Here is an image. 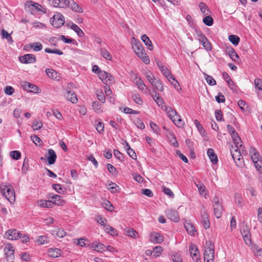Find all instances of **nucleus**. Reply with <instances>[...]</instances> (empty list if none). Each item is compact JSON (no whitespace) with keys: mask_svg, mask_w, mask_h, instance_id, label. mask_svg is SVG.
Here are the masks:
<instances>
[{"mask_svg":"<svg viewBox=\"0 0 262 262\" xmlns=\"http://www.w3.org/2000/svg\"><path fill=\"white\" fill-rule=\"evenodd\" d=\"M166 110H168L167 114L173 123L179 127H183L184 125V122L177 111L172 108H167Z\"/></svg>","mask_w":262,"mask_h":262,"instance_id":"5","label":"nucleus"},{"mask_svg":"<svg viewBox=\"0 0 262 262\" xmlns=\"http://www.w3.org/2000/svg\"><path fill=\"white\" fill-rule=\"evenodd\" d=\"M21 86L25 90H26L27 91H29L30 92L35 93H39L38 88L36 85H35L33 84H32L29 82H27V81L22 82L21 83Z\"/></svg>","mask_w":262,"mask_h":262,"instance_id":"10","label":"nucleus"},{"mask_svg":"<svg viewBox=\"0 0 262 262\" xmlns=\"http://www.w3.org/2000/svg\"><path fill=\"white\" fill-rule=\"evenodd\" d=\"M42 126V123L40 121H35L33 124V128L34 130H38Z\"/></svg>","mask_w":262,"mask_h":262,"instance_id":"63","label":"nucleus"},{"mask_svg":"<svg viewBox=\"0 0 262 262\" xmlns=\"http://www.w3.org/2000/svg\"><path fill=\"white\" fill-rule=\"evenodd\" d=\"M189 250H190L191 256L192 259H194V258H193L194 257L198 256V255L199 253V251L197 247L195 245L192 244H191L189 246Z\"/></svg>","mask_w":262,"mask_h":262,"instance_id":"31","label":"nucleus"},{"mask_svg":"<svg viewBox=\"0 0 262 262\" xmlns=\"http://www.w3.org/2000/svg\"><path fill=\"white\" fill-rule=\"evenodd\" d=\"M48 255L51 257L56 258L60 256L61 250L58 248H49L48 250Z\"/></svg>","mask_w":262,"mask_h":262,"instance_id":"25","label":"nucleus"},{"mask_svg":"<svg viewBox=\"0 0 262 262\" xmlns=\"http://www.w3.org/2000/svg\"><path fill=\"white\" fill-rule=\"evenodd\" d=\"M249 152L256 168L262 173V160L259 153L255 148L252 147L249 149Z\"/></svg>","mask_w":262,"mask_h":262,"instance_id":"4","label":"nucleus"},{"mask_svg":"<svg viewBox=\"0 0 262 262\" xmlns=\"http://www.w3.org/2000/svg\"><path fill=\"white\" fill-rule=\"evenodd\" d=\"M97 98L98 100L101 102V103H104L105 101V96L103 95V93L102 91H98L96 93Z\"/></svg>","mask_w":262,"mask_h":262,"instance_id":"59","label":"nucleus"},{"mask_svg":"<svg viewBox=\"0 0 262 262\" xmlns=\"http://www.w3.org/2000/svg\"><path fill=\"white\" fill-rule=\"evenodd\" d=\"M205 79L210 85H214L216 84V81L212 76L205 74Z\"/></svg>","mask_w":262,"mask_h":262,"instance_id":"51","label":"nucleus"},{"mask_svg":"<svg viewBox=\"0 0 262 262\" xmlns=\"http://www.w3.org/2000/svg\"><path fill=\"white\" fill-rule=\"evenodd\" d=\"M132 98L134 102L138 105H142L143 103L142 100L138 93H135L132 95Z\"/></svg>","mask_w":262,"mask_h":262,"instance_id":"46","label":"nucleus"},{"mask_svg":"<svg viewBox=\"0 0 262 262\" xmlns=\"http://www.w3.org/2000/svg\"><path fill=\"white\" fill-rule=\"evenodd\" d=\"M167 217L170 220L178 222L180 220L179 215L178 211L175 210L169 209L166 211Z\"/></svg>","mask_w":262,"mask_h":262,"instance_id":"14","label":"nucleus"},{"mask_svg":"<svg viewBox=\"0 0 262 262\" xmlns=\"http://www.w3.org/2000/svg\"><path fill=\"white\" fill-rule=\"evenodd\" d=\"M241 232L243 236L245 234L250 233V231L249 227L247 226H243L241 228Z\"/></svg>","mask_w":262,"mask_h":262,"instance_id":"62","label":"nucleus"},{"mask_svg":"<svg viewBox=\"0 0 262 262\" xmlns=\"http://www.w3.org/2000/svg\"><path fill=\"white\" fill-rule=\"evenodd\" d=\"M229 41L234 45L237 46L239 42V38L235 35H230L229 36Z\"/></svg>","mask_w":262,"mask_h":262,"instance_id":"44","label":"nucleus"},{"mask_svg":"<svg viewBox=\"0 0 262 262\" xmlns=\"http://www.w3.org/2000/svg\"><path fill=\"white\" fill-rule=\"evenodd\" d=\"M0 190L2 194L10 203L13 204L15 202V194L12 186L2 184L0 186Z\"/></svg>","mask_w":262,"mask_h":262,"instance_id":"3","label":"nucleus"},{"mask_svg":"<svg viewBox=\"0 0 262 262\" xmlns=\"http://www.w3.org/2000/svg\"><path fill=\"white\" fill-rule=\"evenodd\" d=\"M104 248L105 246L103 244L100 243L94 242L91 245V248L98 252H102V251L104 250Z\"/></svg>","mask_w":262,"mask_h":262,"instance_id":"30","label":"nucleus"},{"mask_svg":"<svg viewBox=\"0 0 262 262\" xmlns=\"http://www.w3.org/2000/svg\"><path fill=\"white\" fill-rule=\"evenodd\" d=\"M48 157L47 158L48 163L50 165L54 164L57 155L53 149H49L48 151Z\"/></svg>","mask_w":262,"mask_h":262,"instance_id":"21","label":"nucleus"},{"mask_svg":"<svg viewBox=\"0 0 262 262\" xmlns=\"http://www.w3.org/2000/svg\"><path fill=\"white\" fill-rule=\"evenodd\" d=\"M207 154L210 160L213 164H216L218 162V158L212 148H209Z\"/></svg>","mask_w":262,"mask_h":262,"instance_id":"24","label":"nucleus"},{"mask_svg":"<svg viewBox=\"0 0 262 262\" xmlns=\"http://www.w3.org/2000/svg\"><path fill=\"white\" fill-rule=\"evenodd\" d=\"M127 234L128 236L134 238H136L138 235V232L133 229L128 230Z\"/></svg>","mask_w":262,"mask_h":262,"instance_id":"56","label":"nucleus"},{"mask_svg":"<svg viewBox=\"0 0 262 262\" xmlns=\"http://www.w3.org/2000/svg\"><path fill=\"white\" fill-rule=\"evenodd\" d=\"M202 224L204 228L206 229H208L210 226V223L208 215L205 210L201 211Z\"/></svg>","mask_w":262,"mask_h":262,"instance_id":"15","label":"nucleus"},{"mask_svg":"<svg viewBox=\"0 0 262 262\" xmlns=\"http://www.w3.org/2000/svg\"><path fill=\"white\" fill-rule=\"evenodd\" d=\"M199 40L202 43L204 48L207 51H211L212 46L207 38L203 34L199 36Z\"/></svg>","mask_w":262,"mask_h":262,"instance_id":"13","label":"nucleus"},{"mask_svg":"<svg viewBox=\"0 0 262 262\" xmlns=\"http://www.w3.org/2000/svg\"><path fill=\"white\" fill-rule=\"evenodd\" d=\"M126 150L128 156L133 159H137V155L134 150H133L127 142H126Z\"/></svg>","mask_w":262,"mask_h":262,"instance_id":"33","label":"nucleus"},{"mask_svg":"<svg viewBox=\"0 0 262 262\" xmlns=\"http://www.w3.org/2000/svg\"><path fill=\"white\" fill-rule=\"evenodd\" d=\"M38 205L40 207L44 208H52L53 207L52 202L51 200H40L38 202Z\"/></svg>","mask_w":262,"mask_h":262,"instance_id":"32","label":"nucleus"},{"mask_svg":"<svg viewBox=\"0 0 262 262\" xmlns=\"http://www.w3.org/2000/svg\"><path fill=\"white\" fill-rule=\"evenodd\" d=\"M45 72L50 78L52 79L56 78L55 76L56 75V72L54 70L51 69H47Z\"/></svg>","mask_w":262,"mask_h":262,"instance_id":"54","label":"nucleus"},{"mask_svg":"<svg viewBox=\"0 0 262 262\" xmlns=\"http://www.w3.org/2000/svg\"><path fill=\"white\" fill-rule=\"evenodd\" d=\"M184 225L187 232L190 234H193L196 231L194 226L190 222H185Z\"/></svg>","mask_w":262,"mask_h":262,"instance_id":"29","label":"nucleus"},{"mask_svg":"<svg viewBox=\"0 0 262 262\" xmlns=\"http://www.w3.org/2000/svg\"><path fill=\"white\" fill-rule=\"evenodd\" d=\"M8 238L11 240H16L21 238V233L16 229H10L6 232Z\"/></svg>","mask_w":262,"mask_h":262,"instance_id":"12","label":"nucleus"},{"mask_svg":"<svg viewBox=\"0 0 262 262\" xmlns=\"http://www.w3.org/2000/svg\"><path fill=\"white\" fill-rule=\"evenodd\" d=\"M215 100L219 103H223L225 101V98L221 93H219L217 95L215 96Z\"/></svg>","mask_w":262,"mask_h":262,"instance_id":"60","label":"nucleus"},{"mask_svg":"<svg viewBox=\"0 0 262 262\" xmlns=\"http://www.w3.org/2000/svg\"><path fill=\"white\" fill-rule=\"evenodd\" d=\"M4 251L7 257L10 259L14 258V249L11 244H7L4 248Z\"/></svg>","mask_w":262,"mask_h":262,"instance_id":"16","label":"nucleus"},{"mask_svg":"<svg viewBox=\"0 0 262 262\" xmlns=\"http://www.w3.org/2000/svg\"><path fill=\"white\" fill-rule=\"evenodd\" d=\"M66 98L72 103H76L78 101L77 95L75 93L71 91H67L65 94Z\"/></svg>","mask_w":262,"mask_h":262,"instance_id":"20","label":"nucleus"},{"mask_svg":"<svg viewBox=\"0 0 262 262\" xmlns=\"http://www.w3.org/2000/svg\"><path fill=\"white\" fill-rule=\"evenodd\" d=\"M101 55L105 59L108 60H111L112 56L111 54L105 49L101 48L100 49Z\"/></svg>","mask_w":262,"mask_h":262,"instance_id":"38","label":"nucleus"},{"mask_svg":"<svg viewBox=\"0 0 262 262\" xmlns=\"http://www.w3.org/2000/svg\"><path fill=\"white\" fill-rule=\"evenodd\" d=\"M52 234L59 238H63L66 235V232L63 229L58 227L54 228L52 230Z\"/></svg>","mask_w":262,"mask_h":262,"instance_id":"26","label":"nucleus"},{"mask_svg":"<svg viewBox=\"0 0 262 262\" xmlns=\"http://www.w3.org/2000/svg\"><path fill=\"white\" fill-rule=\"evenodd\" d=\"M133 49L135 54L145 63L150 62L149 57L146 55L145 50L140 41H135L133 45Z\"/></svg>","mask_w":262,"mask_h":262,"instance_id":"1","label":"nucleus"},{"mask_svg":"<svg viewBox=\"0 0 262 262\" xmlns=\"http://www.w3.org/2000/svg\"><path fill=\"white\" fill-rule=\"evenodd\" d=\"M29 160L27 158H25L24 160V162H23V166H22V168H21V171L24 173H27L28 168H29Z\"/></svg>","mask_w":262,"mask_h":262,"instance_id":"52","label":"nucleus"},{"mask_svg":"<svg viewBox=\"0 0 262 262\" xmlns=\"http://www.w3.org/2000/svg\"><path fill=\"white\" fill-rule=\"evenodd\" d=\"M204 259L205 262H213L214 259V247L210 241H206L204 246Z\"/></svg>","mask_w":262,"mask_h":262,"instance_id":"2","label":"nucleus"},{"mask_svg":"<svg viewBox=\"0 0 262 262\" xmlns=\"http://www.w3.org/2000/svg\"><path fill=\"white\" fill-rule=\"evenodd\" d=\"M2 36L3 38H6L7 40L8 43L11 44L13 42V40L10 35V34H9L7 31L4 29L2 30Z\"/></svg>","mask_w":262,"mask_h":262,"instance_id":"35","label":"nucleus"},{"mask_svg":"<svg viewBox=\"0 0 262 262\" xmlns=\"http://www.w3.org/2000/svg\"><path fill=\"white\" fill-rule=\"evenodd\" d=\"M96 220L98 223H99L101 226H103L104 228L107 225V220L103 217L101 215H98L97 216Z\"/></svg>","mask_w":262,"mask_h":262,"instance_id":"41","label":"nucleus"},{"mask_svg":"<svg viewBox=\"0 0 262 262\" xmlns=\"http://www.w3.org/2000/svg\"><path fill=\"white\" fill-rule=\"evenodd\" d=\"M64 23V18L63 15L61 13H57L55 14L51 21V24L53 26L56 28H59L62 27Z\"/></svg>","mask_w":262,"mask_h":262,"instance_id":"8","label":"nucleus"},{"mask_svg":"<svg viewBox=\"0 0 262 262\" xmlns=\"http://www.w3.org/2000/svg\"><path fill=\"white\" fill-rule=\"evenodd\" d=\"M10 156L14 160H18L21 157V154L17 150L12 151L10 153Z\"/></svg>","mask_w":262,"mask_h":262,"instance_id":"53","label":"nucleus"},{"mask_svg":"<svg viewBox=\"0 0 262 262\" xmlns=\"http://www.w3.org/2000/svg\"><path fill=\"white\" fill-rule=\"evenodd\" d=\"M104 124L101 122H99L98 124L96 125V128L98 132L100 134H102L104 132Z\"/></svg>","mask_w":262,"mask_h":262,"instance_id":"61","label":"nucleus"},{"mask_svg":"<svg viewBox=\"0 0 262 262\" xmlns=\"http://www.w3.org/2000/svg\"><path fill=\"white\" fill-rule=\"evenodd\" d=\"M98 77L106 85L111 84L114 82L113 77L110 73L104 71L99 72Z\"/></svg>","mask_w":262,"mask_h":262,"instance_id":"9","label":"nucleus"},{"mask_svg":"<svg viewBox=\"0 0 262 262\" xmlns=\"http://www.w3.org/2000/svg\"><path fill=\"white\" fill-rule=\"evenodd\" d=\"M155 101L156 102L157 105H158V106L161 107L162 110L165 111L167 113H168V110H166L167 108H171L170 106H166L165 104L164 101L161 97H157L156 99H155Z\"/></svg>","mask_w":262,"mask_h":262,"instance_id":"28","label":"nucleus"},{"mask_svg":"<svg viewBox=\"0 0 262 262\" xmlns=\"http://www.w3.org/2000/svg\"><path fill=\"white\" fill-rule=\"evenodd\" d=\"M93 110L97 113H102L103 110L101 104L98 101H94L92 103Z\"/></svg>","mask_w":262,"mask_h":262,"instance_id":"40","label":"nucleus"},{"mask_svg":"<svg viewBox=\"0 0 262 262\" xmlns=\"http://www.w3.org/2000/svg\"><path fill=\"white\" fill-rule=\"evenodd\" d=\"M227 128L231 137H234L235 136H237V134H238L232 125L228 124L227 126Z\"/></svg>","mask_w":262,"mask_h":262,"instance_id":"58","label":"nucleus"},{"mask_svg":"<svg viewBox=\"0 0 262 262\" xmlns=\"http://www.w3.org/2000/svg\"><path fill=\"white\" fill-rule=\"evenodd\" d=\"M160 71L163 73V74L167 78L168 81H170V78H171V76L173 75L167 69V68L164 67Z\"/></svg>","mask_w":262,"mask_h":262,"instance_id":"43","label":"nucleus"},{"mask_svg":"<svg viewBox=\"0 0 262 262\" xmlns=\"http://www.w3.org/2000/svg\"><path fill=\"white\" fill-rule=\"evenodd\" d=\"M234 198L235 203H237L239 206L242 207L243 205V201L241 195L236 193L234 195Z\"/></svg>","mask_w":262,"mask_h":262,"instance_id":"55","label":"nucleus"},{"mask_svg":"<svg viewBox=\"0 0 262 262\" xmlns=\"http://www.w3.org/2000/svg\"><path fill=\"white\" fill-rule=\"evenodd\" d=\"M226 52L228 54L231 59L237 62L239 59L238 54L235 51V50L231 47H227L226 49Z\"/></svg>","mask_w":262,"mask_h":262,"instance_id":"17","label":"nucleus"},{"mask_svg":"<svg viewBox=\"0 0 262 262\" xmlns=\"http://www.w3.org/2000/svg\"><path fill=\"white\" fill-rule=\"evenodd\" d=\"M70 0H52V4L55 7L66 8L69 5Z\"/></svg>","mask_w":262,"mask_h":262,"instance_id":"19","label":"nucleus"},{"mask_svg":"<svg viewBox=\"0 0 262 262\" xmlns=\"http://www.w3.org/2000/svg\"><path fill=\"white\" fill-rule=\"evenodd\" d=\"M19 60L23 63H33L36 61V58L33 54H27L20 56Z\"/></svg>","mask_w":262,"mask_h":262,"instance_id":"11","label":"nucleus"},{"mask_svg":"<svg viewBox=\"0 0 262 262\" xmlns=\"http://www.w3.org/2000/svg\"><path fill=\"white\" fill-rule=\"evenodd\" d=\"M212 203L214 214L215 216L219 219L221 216L223 210L222 203H221L219 198L216 196H215L213 199Z\"/></svg>","mask_w":262,"mask_h":262,"instance_id":"6","label":"nucleus"},{"mask_svg":"<svg viewBox=\"0 0 262 262\" xmlns=\"http://www.w3.org/2000/svg\"><path fill=\"white\" fill-rule=\"evenodd\" d=\"M156 90L159 91H163L164 90L163 86L161 81L158 79H156L154 82L151 84Z\"/></svg>","mask_w":262,"mask_h":262,"instance_id":"34","label":"nucleus"},{"mask_svg":"<svg viewBox=\"0 0 262 262\" xmlns=\"http://www.w3.org/2000/svg\"><path fill=\"white\" fill-rule=\"evenodd\" d=\"M50 241L49 238L45 235L39 236L37 239V242L38 244L42 245L49 243Z\"/></svg>","mask_w":262,"mask_h":262,"instance_id":"42","label":"nucleus"},{"mask_svg":"<svg viewBox=\"0 0 262 262\" xmlns=\"http://www.w3.org/2000/svg\"><path fill=\"white\" fill-rule=\"evenodd\" d=\"M204 24L208 26H211L213 24V19L210 16H206L203 19Z\"/></svg>","mask_w":262,"mask_h":262,"instance_id":"47","label":"nucleus"},{"mask_svg":"<svg viewBox=\"0 0 262 262\" xmlns=\"http://www.w3.org/2000/svg\"><path fill=\"white\" fill-rule=\"evenodd\" d=\"M105 231L111 235L117 234V231L112 226L110 225L106 226L104 228Z\"/></svg>","mask_w":262,"mask_h":262,"instance_id":"49","label":"nucleus"},{"mask_svg":"<svg viewBox=\"0 0 262 262\" xmlns=\"http://www.w3.org/2000/svg\"><path fill=\"white\" fill-rule=\"evenodd\" d=\"M68 7L76 12L82 13L83 12L82 8L73 0H70Z\"/></svg>","mask_w":262,"mask_h":262,"instance_id":"23","label":"nucleus"},{"mask_svg":"<svg viewBox=\"0 0 262 262\" xmlns=\"http://www.w3.org/2000/svg\"><path fill=\"white\" fill-rule=\"evenodd\" d=\"M254 84L256 89L260 91L262 90V80L259 78H256L254 80Z\"/></svg>","mask_w":262,"mask_h":262,"instance_id":"57","label":"nucleus"},{"mask_svg":"<svg viewBox=\"0 0 262 262\" xmlns=\"http://www.w3.org/2000/svg\"><path fill=\"white\" fill-rule=\"evenodd\" d=\"M171 258L173 262H182V259L181 257L178 254H172Z\"/></svg>","mask_w":262,"mask_h":262,"instance_id":"64","label":"nucleus"},{"mask_svg":"<svg viewBox=\"0 0 262 262\" xmlns=\"http://www.w3.org/2000/svg\"><path fill=\"white\" fill-rule=\"evenodd\" d=\"M163 251L162 248L161 246H156L153 250V257L157 258L159 257Z\"/></svg>","mask_w":262,"mask_h":262,"instance_id":"45","label":"nucleus"},{"mask_svg":"<svg viewBox=\"0 0 262 262\" xmlns=\"http://www.w3.org/2000/svg\"><path fill=\"white\" fill-rule=\"evenodd\" d=\"M50 198L51 199V201L52 202V205L54 204L58 206H61L64 203V201L62 199V197L57 194H52Z\"/></svg>","mask_w":262,"mask_h":262,"instance_id":"22","label":"nucleus"},{"mask_svg":"<svg viewBox=\"0 0 262 262\" xmlns=\"http://www.w3.org/2000/svg\"><path fill=\"white\" fill-rule=\"evenodd\" d=\"M232 157L236 165L238 167H242L244 165V159L239 149H235L234 151L231 150Z\"/></svg>","mask_w":262,"mask_h":262,"instance_id":"7","label":"nucleus"},{"mask_svg":"<svg viewBox=\"0 0 262 262\" xmlns=\"http://www.w3.org/2000/svg\"><path fill=\"white\" fill-rule=\"evenodd\" d=\"M150 240L154 243L159 244L164 241V237L161 234L155 232L150 234Z\"/></svg>","mask_w":262,"mask_h":262,"instance_id":"18","label":"nucleus"},{"mask_svg":"<svg viewBox=\"0 0 262 262\" xmlns=\"http://www.w3.org/2000/svg\"><path fill=\"white\" fill-rule=\"evenodd\" d=\"M30 47L33 49L35 52H37L42 49V46L40 42H34L29 45Z\"/></svg>","mask_w":262,"mask_h":262,"instance_id":"39","label":"nucleus"},{"mask_svg":"<svg viewBox=\"0 0 262 262\" xmlns=\"http://www.w3.org/2000/svg\"><path fill=\"white\" fill-rule=\"evenodd\" d=\"M199 8L201 11L203 13L204 15H208L209 9H208L207 6L204 3L201 2L199 4Z\"/></svg>","mask_w":262,"mask_h":262,"instance_id":"50","label":"nucleus"},{"mask_svg":"<svg viewBox=\"0 0 262 262\" xmlns=\"http://www.w3.org/2000/svg\"><path fill=\"white\" fill-rule=\"evenodd\" d=\"M103 206L104 208L109 211H112L114 210V206L112 204V203L107 200H105L104 202L103 203Z\"/></svg>","mask_w":262,"mask_h":262,"instance_id":"48","label":"nucleus"},{"mask_svg":"<svg viewBox=\"0 0 262 262\" xmlns=\"http://www.w3.org/2000/svg\"><path fill=\"white\" fill-rule=\"evenodd\" d=\"M234 145L236 147V149L240 148L242 147V144H241L242 141L240 137L237 134V136H235L234 137H232Z\"/></svg>","mask_w":262,"mask_h":262,"instance_id":"36","label":"nucleus"},{"mask_svg":"<svg viewBox=\"0 0 262 262\" xmlns=\"http://www.w3.org/2000/svg\"><path fill=\"white\" fill-rule=\"evenodd\" d=\"M71 28L73 30L77 35L80 37H82L84 36V34L82 30L76 24H72L71 26Z\"/></svg>","mask_w":262,"mask_h":262,"instance_id":"37","label":"nucleus"},{"mask_svg":"<svg viewBox=\"0 0 262 262\" xmlns=\"http://www.w3.org/2000/svg\"><path fill=\"white\" fill-rule=\"evenodd\" d=\"M141 39L150 51L153 50L154 46L152 43L149 37L146 34H144L141 36Z\"/></svg>","mask_w":262,"mask_h":262,"instance_id":"27","label":"nucleus"}]
</instances>
